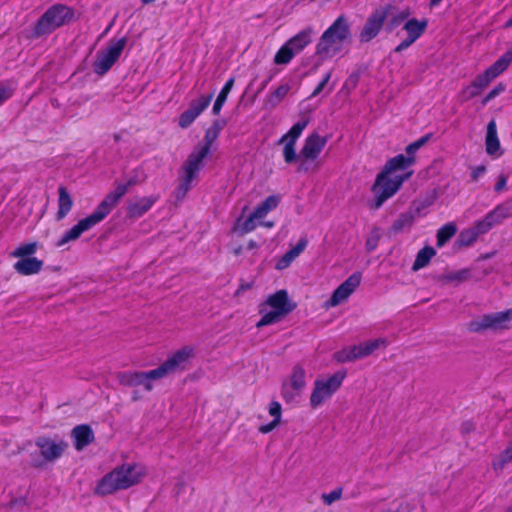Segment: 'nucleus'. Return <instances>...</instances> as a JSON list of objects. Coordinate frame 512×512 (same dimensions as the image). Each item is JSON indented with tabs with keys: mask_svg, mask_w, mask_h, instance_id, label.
Returning <instances> with one entry per match:
<instances>
[{
	"mask_svg": "<svg viewBox=\"0 0 512 512\" xmlns=\"http://www.w3.org/2000/svg\"><path fill=\"white\" fill-rule=\"evenodd\" d=\"M222 125L215 120L205 131L203 141L198 143L187 156L181 167L180 183L177 188L178 197H184L194 186L200 171L205 166V159L211 153L213 143L218 138Z\"/></svg>",
	"mask_w": 512,
	"mask_h": 512,
	"instance_id": "nucleus-1",
	"label": "nucleus"
},
{
	"mask_svg": "<svg viewBox=\"0 0 512 512\" xmlns=\"http://www.w3.org/2000/svg\"><path fill=\"white\" fill-rule=\"evenodd\" d=\"M143 472L136 464L125 463L105 474L94 488V494L107 496L120 490H126L141 481Z\"/></svg>",
	"mask_w": 512,
	"mask_h": 512,
	"instance_id": "nucleus-2",
	"label": "nucleus"
},
{
	"mask_svg": "<svg viewBox=\"0 0 512 512\" xmlns=\"http://www.w3.org/2000/svg\"><path fill=\"white\" fill-rule=\"evenodd\" d=\"M75 20V10L65 4L56 3L50 6L34 24L29 38L37 39L50 35L60 27Z\"/></svg>",
	"mask_w": 512,
	"mask_h": 512,
	"instance_id": "nucleus-3",
	"label": "nucleus"
},
{
	"mask_svg": "<svg viewBox=\"0 0 512 512\" xmlns=\"http://www.w3.org/2000/svg\"><path fill=\"white\" fill-rule=\"evenodd\" d=\"M349 37V22L344 15H340L321 35L316 45V55L322 59L334 56L341 50L343 42Z\"/></svg>",
	"mask_w": 512,
	"mask_h": 512,
	"instance_id": "nucleus-4",
	"label": "nucleus"
},
{
	"mask_svg": "<svg viewBox=\"0 0 512 512\" xmlns=\"http://www.w3.org/2000/svg\"><path fill=\"white\" fill-rule=\"evenodd\" d=\"M295 307L296 304L290 301L288 292L285 289L276 291L269 295L265 302L260 304L259 313L262 314V317L257 322L256 327L261 328L281 321Z\"/></svg>",
	"mask_w": 512,
	"mask_h": 512,
	"instance_id": "nucleus-5",
	"label": "nucleus"
},
{
	"mask_svg": "<svg viewBox=\"0 0 512 512\" xmlns=\"http://www.w3.org/2000/svg\"><path fill=\"white\" fill-rule=\"evenodd\" d=\"M511 62L512 49H508L483 73L477 75L468 86L461 90L460 95L463 101H469L479 96L495 78L508 68Z\"/></svg>",
	"mask_w": 512,
	"mask_h": 512,
	"instance_id": "nucleus-6",
	"label": "nucleus"
},
{
	"mask_svg": "<svg viewBox=\"0 0 512 512\" xmlns=\"http://www.w3.org/2000/svg\"><path fill=\"white\" fill-rule=\"evenodd\" d=\"M35 445L39 450V454L31 453L30 465L36 469H42L47 464L53 463L62 457L68 443L63 439H52L48 436H39L35 440Z\"/></svg>",
	"mask_w": 512,
	"mask_h": 512,
	"instance_id": "nucleus-7",
	"label": "nucleus"
},
{
	"mask_svg": "<svg viewBox=\"0 0 512 512\" xmlns=\"http://www.w3.org/2000/svg\"><path fill=\"white\" fill-rule=\"evenodd\" d=\"M346 371L335 372L327 379H317L310 395V406L316 409L329 400L342 386Z\"/></svg>",
	"mask_w": 512,
	"mask_h": 512,
	"instance_id": "nucleus-8",
	"label": "nucleus"
},
{
	"mask_svg": "<svg viewBox=\"0 0 512 512\" xmlns=\"http://www.w3.org/2000/svg\"><path fill=\"white\" fill-rule=\"evenodd\" d=\"M413 174V171L407 172L403 175H397L390 178L385 175L384 179L377 185V178L371 187L372 192L375 194L374 203L370 206L371 209H379L385 201L393 197L402 187L403 183L408 180Z\"/></svg>",
	"mask_w": 512,
	"mask_h": 512,
	"instance_id": "nucleus-9",
	"label": "nucleus"
},
{
	"mask_svg": "<svg viewBox=\"0 0 512 512\" xmlns=\"http://www.w3.org/2000/svg\"><path fill=\"white\" fill-rule=\"evenodd\" d=\"M109 214L110 213L104 206H102L100 202L90 215L79 220L77 224H75L62 235V237L57 242V246L62 247L70 241L77 240L82 233L90 230L95 225L102 222Z\"/></svg>",
	"mask_w": 512,
	"mask_h": 512,
	"instance_id": "nucleus-10",
	"label": "nucleus"
},
{
	"mask_svg": "<svg viewBox=\"0 0 512 512\" xmlns=\"http://www.w3.org/2000/svg\"><path fill=\"white\" fill-rule=\"evenodd\" d=\"M512 308L505 311L484 314L478 319L471 320L467 328L470 332L481 333L486 330H507L511 327Z\"/></svg>",
	"mask_w": 512,
	"mask_h": 512,
	"instance_id": "nucleus-11",
	"label": "nucleus"
},
{
	"mask_svg": "<svg viewBox=\"0 0 512 512\" xmlns=\"http://www.w3.org/2000/svg\"><path fill=\"white\" fill-rule=\"evenodd\" d=\"M126 44L125 37L117 40L111 39L106 49L98 53L93 64V71L99 76L105 75L120 58Z\"/></svg>",
	"mask_w": 512,
	"mask_h": 512,
	"instance_id": "nucleus-12",
	"label": "nucleus"
},
{
	"mask_svg": "<svg viewBox=\"0 0 512 512\" xmlns=\"http://www.w3.org/2000/svg\"><path fill=\"white\" fill-rule=\"evenodd\" d=\"M391 8L392 6L388 4L372 11L359 33L361 43L370 42L380 33Z\"/></svg>",
	"mask_w": 512,
	"mask_h": 512,
	"instance_id": "nucleus-13",
	"label": "nucleus"
},
{
	"mask_svg": "<svg viewBox=\"0 0 512 512\" xmlns=\"http://www.w3.org/2000/svg\"><path fill=\"white\" fill-rule=\"evenodd\" d=\"M161 379L157 369L146 372L143 371H124L117 374V380L120 385L125 387L143 386L144 390L150 392L153 390V380Z\"/></svg>",
	"mask_w": 512,
	"mask_h": 512,
	"instance_id": "nucleus-14",
	"label": "nucleus"
},
{
	"mask_svg": "<svg viewBox=\"0 0 512 512\" xmlns=\"http://www.w3.org/2000/svg\"><path fill=\"white\" fill-rule=\"evenodd\" d=\"M512 215L511 204L501 203L496 205L491 211H489L485 217L474 223L472 228L476 235L480 236L489 232L494 226L500 224L506 218Z\"/></svg>",
	"mask_w": 512,
	"mask_h": 512,
	"instance_id": "nucleus-15",
	"label": "nucleus"
},
{
	"mask_svg": "<svg viewBox=\"0 0 512 512\" xmlns=\"http://www.w3.org/2000/svg\"><path fill=\"white\" fill-rule=\"evenodd\" d=\"M193 356L194 348L190 345L178 349L156 368L160 378L162 379L177 370H184L187 362Z\"/></svg>",
	"mask_w": 512,
	"mask_h": 512,
	"instance_id": "nucleus-16",
	"label": "nucleus"
},
{
	"mask_svg": "<svg viewBox=\"0 0 512 512\" xmlns=\"http://www.w3.org/2000/svg\"><path fill=\"white\" fill-rule=\"evenodd\" d=\"M428 27V19L422 18H409L407 19L402 27V30L406 32V37L394 48L395 53H401L413 45L418 39H420Z\"/></svg>",
	"mask_w": 512,
	"mask_h": 512,
	"instance_id": "nucleus-17",
	"label": "nucleus"
},
{
	"mask_svg": "<svg viewBox=\"0 0 512 512\" xmlns=\"http://www.w3.org/2000/svg\"><path fill=\"white\" fill-rule=\"evenodd\" d=\"M213 96L214 94L210 93L192 100L189 107L180 114L178 126L182 129H187L208 108Z\"/></svg>",
	"mask_w": 512,
	"mask_h": 512,
	"instance_id": "nucleus-18",
	"label": "nucleus"
},
{
	"mask_svg": "<svg viewBox=\"0 0 512 512\" xmlns=\"http://www.w3.org/2000/svg\"><path fill=\"white\" fill-rule=\"evenodd\" d=\"M362 275L360 272L351 274L343 283H341L332 293L329 299V305L335 307L344 301L356 290L360 285Z\"/></svg>",
	"mask_w": 512,
	"mask_h": 512,
	"instance_id": "nucleus-19",
	"label": "nucleus"
},
{
	"mask_svg": "<svg viewBox=\"0 0 512 512\" xmlns=\"http://www.w3.org/2000/svg\"><path fill=\"white\" fill-rule=\"evenodd\" d=\"M328 141L327 136H321L317 132L309 134L300 150V158L315 160L318 158Z\"/></svg>",
	"mask_w": 512,
	"mask_h": 512,
	"instance_id": "nucleus-20",
	"label": "nucleus"
},
{
	"mask_svg": "<svg viewBox=\"0 0 512 512\" xmlns=\"http://www.w3.org/2000/svg\"><path fill=\"white\" fill-rule=\"evenodd\" d=\"M137 184V179L132 177L127 180L126 183H119L116 185L115 189L102 199L101 204L104 206L109 213L118 205L121 198L126 195L129 188L133 187Z\"/></svg>",
	"mask_w": 512,
	"mask_h": 512,
	"instance_id": "nucleus-21",
	"label": "nucleus"
},
{
	"mask_svg": "<svg viewBox=\"0 0 512 512\" xmlns=\"http://www.w3.org/2000/svg\"><path fill=\"white\" fill-rule=\"evenodd\" d=\"M416 162L415 156H405L403 154H398L393 158H390L383 170L377 175V185L380 183L382 179H384L385 175H390L391 173L404 170L410 166H412Z\"/></svg>",
	"mask_w": 512,
	"mask_h": 512,
	"instance_id": "nucleus-22",
	"label": "nucleus"
},
{
	"mask_svg": "<svg viewBox=\"0 0 512 512\" xmlns=\"http://www.w3.org/2000/svg\"><path fill=\"white\" fill-rule=\"evenodd\" d=\"M159 200V196L151 195L148 197H141L133 202H129L126 213L127 217L137 219L147 213L154 204Z\"/></svg>",
	"mask_w": 512,
	"mask_h": 512,
	"instance_id": "nucleus-23",
	"label": "nucleus"
},
{
	"mask_svg": "<svg viewBox=\"0 0 512 512\" xmlns=\"http://www.w3.org/2000/svg\"><path fill=\"white\" fill-rule=\"evenodd\" d=\"M71 435L74 439V447L77 451H81L95 439L92 428L87 424L75 426L72 429Z\"/></svg>",
	"mask_w": 512,
	"mask_h": 512,
	"instance_id": "nucleus-24",
	"label": "nucleus"
},
{
	"mask_svg": "<svg viewBox=\"0 0 512 512\" xmlns=\"http://www.w3.org/2000/svg\"><path fill=\"white\" fill-rule=\"evenodd\" d=\"M43 264L42 260L31 257L18 260L14 263L13 268L20 275L30 276L38 274L42 270Z\"/></svg>",
	"mask_w": 512,
	"mask_h": 512,
	"instance_id": "nucleus-25",
	"label": "nucleus"
},
{
	"mask_svg": "<svg viewBox=\"0 0 512 512\" xmlns=\"http://www.w3.org/2000/svg\"><path fill=\"white\" fill-rule=\"evenodd\" d=\"M308 240L306 237H302L299 239L297 244L291 247L281 259H279L276 263V269L283 270L286 269L307 247Z\"/></svg>",
	"mask_w": 512,
	"mask_h": 512,
	"instance_id": "nucleus-26",
	"label": "nucleus"
},
{
	"mask_svg": "<svg viewBox=\"0 0 512 512\" xmlns=\"http://www.w3.org/2000/svg\"><path fill=\"white\" fill-rule=\"evenodd\" d=\"M415 219L416 214L412 210L400 213L398 218L390 226L389 233L391 235H398L403 231L410 229L415 222Z\"/></svg>",
	"mask_w": 512,
	"mask_h": 512,
	"instance_id": "nucleus-27",
	"label": "nucleus"
},
{
	"mask_svg": "<svg viewBox=\"0 0 512 512\" xmlns=\"http://www.w3.org/2000/svg\"><path fill=\"white\" fill-rule=\"evenodd\" d=\"M58 211L56 213V219L58 221L64 219L73 207V199L68 192L67 188L63 185L58 187Z\"/></svg>",
	"mask_w": 512,
	"mask_h": 512,
	"instance_id": "nucleus-28",
	"label": "nucleus"
},
{
	"mask_svg": "<svg viewBox=\"0 0 512 512\" xmlns=\"http://www.w3.org/2000/svg\"><path fill=\"white\" fill-rule=\"evenodd\" d=\"M312 28L308 27L286 41L295 54L303 51L311 43Z\"/></svg>",
	"mask_w": 512,
	"mask_h": 512,
	"instance_id": "nucleus-29",
	"label": "nucleus"
},
{
	"mask_svg": "<svg viewBox=\"0 0 512 512\" xmlns=\"http://www.w3.org/2000/svg\"><path fill=\"white\" fill-rule=\"evenodd\" d=\"M486 152L489 155H495L500 149V141L497 135V125L492 119L487 125V133L485 139Z\"/></svg>",
	"mask_w": 512,
	"mask_h": 512,
	"instance_id": "nucleus-30",
	"label": "nucleus"
},
{
	"mask_svg": "<svg viewBox=\"0 0 512 512\" xmlns=\"http://www.w3.org/2000/svg\"><path fill=\"white\" fill-rule=\"evenodd\" d=\"M280 196L270 195L264 201H262L252 212L253 217H257L259 220L263 219L272 210L276 209L280 203Z\"/></svg>",
	"mask_w": 512,
	"mask_h": 512,
	"instance_id": "nucleus-31",
	"label": "nucleus"
},
{
	"mask_svg": "<svg viewBox=\"0 0 512 512\" xmlns=\"http://www.w3.org/2000/svg\"><path fill=\"white\" fill-rule=\"evenodd\" d=\"M385 344L386 340L382 338L369 340L359 345H354L353 351H355L357 359L364 358L371 355L380 345Z\"/></svg>",
	"mask_w": 512,
	"mask_h": 512,
	"instance_id": "nucleus-32",
	"label": "nucleus"
},
{
	"mask_svg": "<svg viewBox=\"0 0 512 512\" xmlns=\"http://www.w3.org/2000/svg\"><path fill=\"white\" fill-rule=\"evenodd\" d=\"M293 391L300 394L306 386V372L300 365H296L293 368L290 376V382L288 384Z\"/></svg>",
	"mask_w": 512,
	"mask_h": 512,
	"instance_id": "nucleus-33",
	"label": "nucleus"
},
{
	"mask_svg": "<svg viewBox=\"0 0 512 512\" xmlns=\"http://www.w3.org/2000/svg\"><path fill=\"white\" fill-rule=\"evenodd\" d=\"M436 254L435 250L431 246H425L424 248L420 249L416 255V258L412 265L413 271H418L424 267H426L432 257Z\"/></svg>",
	"mask_w": 512,
	"mask_h": 512,
	"instance_id": "nucleus-34",
	"label": "nucleus"
},
{
	"mask_svg": "<svg viewBox=\"0 0 512 512\" xmlns=\"http://www.w3.org/2000/svg\"><path fill=\"white\" fill-rule=\"evenodd\" d=\"M234 82H235L234 77H230L226 81V83L224 84L222 89L220 90V92L213 104V108H212V112L214 115H218L220 113L223 105L225 104V102L227 100L229 93L231 92V90L234 86Z\"/></svg>",
	"mask_w": 512,
	"mask_h": 512,
	"instance_id": "nucleus-35",
	"label": "nucleus"
},
{
	"mask_svg": "<svg viewBox=\"0 0 512 512\" xmlns=\"http://www.w3.org/2000/svg\"><path fill=\"white\" fill-rule=\"evenodd\" d=\"M457 233V226L453 222H449L441 226L436 234V246L441 248Z\"/></svg>",
	"mask_w": 512,
	"mask_h": 512,
	"instance_id": "nucleus-36",
	"label": "nucleus"
},
{
	"mask_svg": "<svg viewBox=\"0 0 512 512\" xmlns=\"http://www.w3.org/2000/svg\"><path fill=\"white\" fill-rule=\"evenodd\" d=\"M308 125V121H299L295 123L290 130L284 134L279 140L278 144H282L283 142H289V143H295L297 142L298 138L301 136L302 132Z\"/></svg>",
	"mask_w": 512,
	"mask_h": 512,
	"instance_id": "nucleus-37",
	"label": "nucleus"
},
{
	"mask_svg": "<svg viewBox=\"0 0 512 512\" xmlns=\"http://www.w3.org/2000/svg\"><path fill=\"white\" fill-rule=\"evenodd\" d=\"M295 55L296 54L291 49L289 44L285 42L276 52L274 56V63L277 65H286L290 63V61L293 59Z\"/></svg>",
	"mask_w": 512,
	"mask_h": 512,
	"instance_id": "nucleus-38",
	"label": "nucleus"
},
{
	"mask_svg": "<svg viewBox=\"0 0 512 512\" xmlns=\"http://www.w3.org/2000/svg\"><path fill=\"white\" fill-rule=\"evenodd\" d=\"M37 249V242L25 243L17 247L14 251H12L10 253V256L20 259L31 258V256L36 253Z\"/></svg>",
	"mask_w": 512,
	"mask_h": 512,
	"instance_id": "nucleus-39",
	"label": "nucleus"
},
{
	"mask_svg": "<svg viewBox=\"0 0 512 512\" xmlns=\"http://www.w3.org/2000/svg\"><path fill=\"white\" fill-rule=\"evenodd\" d=\"M290 90L289 85L283 84L278 86L273 92H271L266 100V104L270 107L277 106L288 94Z\"/></svg>",
	"mask_w": 512,
	"mask_h": 512,
	"instance_id": "nucleus-40",
	"label": "nucleus"
},
{
	"mask_svg": "<svg viewBox=\"0 0 512 512\" xmlns=\"http://www.w3.org/2000/svg\"><path fill=\"white\" fill-rule=\"evenodd\" d=\"M512 461V441L509 445L499 454L497 461L492 463L494 470L502 469L506 464Z\"/></svg>",
	"mask_w": 512,
	"mask_h": 512,
	"instance_id": "nucleus-41",
	"label": "nucleus"
},
{
	"mask_svg": "<svg viewBox=\"0 0 512 512\" xmlns=\"http://www.w3.org/2000/svg\"><path fill=\"white\" fill-rule=\"evenodd\" d=\"M409 15H410L409 9L403 10V11L393 15L389 19V21L386 25V30L389 32H392L397 27H399L404 21H406L408 19Z\"/></svg>",
	"mask_w": 512,
	"mask_h": 512,
	"instance_id": "nucleus-42",
	"label": "nucleus"
},
{
	"mask_svg": "<svg viewBox=\"0 0 512 512\" xmlns=\"http://www.w3.org/2000/svg\"><path fill=\"white\" fill-rule=\"evenodd\" d=\"M283 159L286 164H292L298 160L300 155L298 156L296 153V144L283 142Z\"/></svg>",
	"mask_w": 512,
	"mask_h": 512,
	"instance_id": "nucleus-43",
	"label": "nucleus"
},
{
	"mask_svg": "<svg viewBox=\"0 0 512 512\" xmlns=\"http://www.w3.org/2000/svg\"><path fill=\"white\" fill-rule=\"evenodd\" d=\"M432 137L431 133L425 134L416 141L406 146L405 151L408 156H414V154L424 146Z\"/></svg>",
	"mask_w": 512,
	"mask_h": 512,
	"instance_id": "nucleus-44",
	"label": "nucleus"
},
{
	"mask_svg": "<svg viewBox=\"0 0 512 512\" xmlns=\"http://www.w3.org/2000/svg\"><path fill=\"white\" fill-rule=\"evenodd\" d=\"M342 494H343V488L337 487L329 493H323L321 495V500L325 505L330 506L335 501L340 500L342 497Z\"/></svg>",
	"mask_w": 512,
	"mask_h": 512,
	"instance_id": "nucleus-45",
	"label": "nucleus"
},
{
	"mask_svg": "<svg viewBox=\"0 0 512 512\" xmlns=\"http://www.w3.org/2000/svg\"><path fill=\"white\" fill-rule=\"evenodd\" d=\"M16 90V84L14 82H7L0 86V105L9 100Z\"/></svg>",
	"mask_w": 512,
	"mask_h": 512,
	"instance_id": "nucleus-46",
	"label": "nucleus"
},
{
	"mask_svg": "<svg viewBox=\"0 0 512 512\" xmlns=\"http://www.w3.org/2000/svg\"><path fill=\"white\" fill-rule=\"evenodd\" d=\"M335 359L340 363L352 362L357 359L353 346L344 348L335 354Z\"/></svg>",
	"mask_w": 512,
	"mask_h": 512,
	"instance_id": "nucleus-47",
	"label": "nucleus"
},
{
	"mask_svg": "<svg viewBox=\"0 0 512 512\" xmlns=\"http://www.w3.org/2000/svg\"><path fill=\"white\" fill-rule=\"evenodd\" d=\"M469 278H470V270L469 269H462L459 271H455V272L449 273L446 276L447 281L456 282V283L465 282Z\"/></svg>",
	"mask_w": 512,
	"mask_h": 512,
	"instance_id": "nucleus-48",
	"label": "nucleus"
},
{
	"mask_svg": "<svg viewBox=\"0 0 512 512\" xmlns=\"http://www.w3.org/2000/svg\"><path fill=\"white\" fill-rule=\"evenodd\" d=\"M255 220H259L257 217H253V213L249 215L248 218H246L243 223L241 224L239 228L240 235H244L247 233L252 232L257 227V224L255 223Z\"/></svg>",
	"mask_w": 512,
	"mask_h": 512,
	"instance_id": "nucleus-49",
	"label": "nucleus"
},
{
	"mask_svg": "<svg viewBox=\"0 0 512 512\" xmlns=\"http://www.w3.org/2000/svg\"><path fill=\"white\" fill-rule=\"evenodd\" d=\"M474 233H475V231L472 227L470 229L462 231L460 234V240H461L462 244H464L466 246L472 245L479 237L478 235H476Z\"/></svg>",
	"mask_w": 512,
	"mask_h": 512,
	"instance_id": "nucleus-50",
	"label": "nucleus"
},
{
	"mask_svg": "<svg viewBox=\"0 0 512 512\" xmlns=\"http://www.w3.org/2000/svg\"><path fill=\"white\" fill-rule=\"evenodd\" d=\"M505 90V85L503 83H498L496 86L493 87V89H491L487 95L484 97V99L482 100V104L483 105H486L487 103H489L491 100H493L494 98H496L497 96H499L502 92H504Z\"/></svg>",
	"mask_w": 512,
	"mask_h": 512,
	"instance_id": "nucleus-51",
	"label": "nucleus"
},
{
	"mask_svg": "<svg viewBox=\"0 0 512 512\" xmlns=\"http://www.w3.org/2000/svg\"><path fill=\"white\" fill-rule=\"evenodd\" d=\"M331 76H332V70L328 71L324 75L323 79L318 83V85L315 87V89L311 93L310 98L316 97L323 91V89L328 84L329 80L331 79Z\"/></svg>",
	"mask_w": 512,
	"mask_h": 512,
	"instance_id": "nucleus-52",
	"label": "nucleus"
},
{
	"mask_svg": "<svg viewBox=\"0 0 512 512\" xmlns=\"http://www.w3.org/2000/svg\"><path fill=\"white\" fill-rule=\"evenodd\" d=\"M269 414L273 417V419H277L278 422H281L282 407L278 401H272L270 403Z\"/></svg>",
	"mask_w": 512,
	"mask_h": 512,
	"instance_id": "nucleus-53",
	"label": "nucleus"
},
{
	"mask_svg": "<svg viewBox=\"0 0 512 512\" xmlns=\"http://www.w3.org/2000/svg\"><path fill=\"white\" fill-rule=\"evenodd\" d=\"M291 387L288 384H283L282 386V397L286 402L292 401L296 395H298L295 391H290Z\"/></svg>",
	"mask_w": 512,
	"mask_h": 512,
	"instance_id": "nucleus-54",
	"label": "nucleus"
},
{
	"mask_svg": "<svg viewBox=\"0 0 512 512\" xmlns=\"http://www.w3.org/2000/svg\"><path fill=\"white\" fill-rule=\"evenodd\" d=\"M279 424H280V422H278L277 419H273L271 422L261 425L258 428V431L262 434H267V433L271 432L272 430H274Z\"/></svg>",
	"mask_w": 512,
	"mask_h": 512,
	"instance_id": "nucleus-55",
	"label": "nucleus"
},
{
	"mask_svg": "<svg viewBox=\"0 0 512 512\" xmlns=\"http://www.w3.org/2000/svg\"><path fill=\"white\" fill-rule=\"evenodd\" d=\"M486 172V167L484 165L475 166L471 170V180L477 181L479 177H481Z\"/></svg>",
	"mask_w": 512,
	"mask_h": 512,
	"instance_id": "nucleus-56",
	"label": "nucleus"
},
{
	"mask_svg": "<svg viewBox=\"0 0 512 512\" xmlns=\"http://www.w3.org/2000/svg\"><path fill=\"white\" fill-rule=\"evenodd\" d=\"M507 181H508V177L504 174H501L498 177V180L495 184V187H494L495 192L499 193V192L503 191L506 188Z\"/></svg>",
	"mask_w": 512,
	"mask_h": 512,
	"instance_id": "nucleus-57",
	"label": "nucleus"
},
{
	"mask_svg": "<svg viewBox=\"0 0 512 512\" xmlns=\"http://www.w3.org/2000/svg\"><path fill=\"white\" fill-rule=\"evenodd\" d=\"M305 161L306 160L302 158V160L300 161L299 166L297 168V172H299V173L307 172L308 167L306 166V162Z\"/></svg>",
	"mask_w": 512,
	"mask_h": 512,
	"instance_id": "nucleus-58",
	"label": "nucleus"
},
{
	"mask_svg": "<svg viewBox=\"0 0 512 512\" xmlns=\"http://www.w3.org/2000/svg\"><path fill=\"white\" fill-rule=\"evenodd\" d=\"M258 247H259L258 243L256 241H254V240H249L247 245H246V249L247 250H253V249H256Z\"/></svg>",
	"mask_w": 512,
	"mask_h": 512,
	"instance_id": "nucleus-59",
	"label": "nucleus"
},
{
	"mask_svg": "<svg viewBox=\"0 0 512 512\" xmlns=\"http://www.w3.org/2000/svg\"><path fill=\"white\" fill-rule=\"evenodd\" d=\"M244 247L242 245H239L238 247L234 248L233 253L236 256H239L243 253Z\"/></svg>",
	"mask_w": 512,
	"mask_h": 512,
	"instance_id": "nucleus-60",
	"label": "nucleus"
},
{
	"mask_svg": "<svg viewBox=\"0 0 512 512\" xmlns=\"http://www.w3.org/2000/svg\"><path fill=\"white\" fill-rule=\"evenodd\" d=\"M261 225L265 228H272L274 223L272 221L262 222Z\"/></svg>",
	"mask_w": 512,
	"mask_h": 512,
	"instance_id": "nucleus-61",
	"label": "nucleus"
},
{
	"mask_svg": "<svg viewBox=\"0 0 512 512\" xmlns=\"http://www.w3.org/2000/svg\"><path fill=\"white\" fill-rule=\"evenodd\" d=\"M441 2H442V0H430V6L431 7L438 6Z\"/></svg>",
	"mask_w": 512,
	"mask_h": 512,
	"instance_id": "nucleus-62",
	"label": "nucleus"
},
{
	"mask_svg": "<svg viewBox=\"0 0 512 512\" xmlns=\"http://www.w3.org/2000/svg\"><path fill=\"white\" fill-rule=\"evenodd\" d=\"M504 27L505 28H511L512 27V17L505 22Z\"/></svg>",
	"mask_w": 512,
	"mask_h": 512,
	"instance_id": "nucleus-63",
	"label": "nucleus"
},
{
	"mask_svg": "<svg viewBox=\"0 0 512 512\" xmlns=\"http://www.w3.org/2000/svg\"><path fill=\"white\" fill-rule=\"evenodd\" d=\"M132 399H133L134 401H136V400H138V399H139V397H138V395L136 394V392L133 394Z\"/></svg>",
	"mask_w": 512,
	"mask_h": 512,
	"instance_id": "nucleus-64",
	"label": "nucleus"
}]
</instances>
